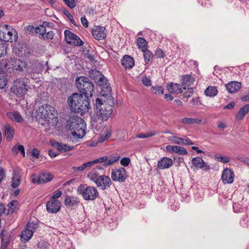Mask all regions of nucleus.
I'll use <instances>...</instances> for the list:
<instances>
[{"mask_svg":"<svg viewBox=\"0 0 249 249\" xmlns=\"http://www.w3.org/2000/svg\"><path fill=\"white\" fill-rule=\"evenodd\" d=\"M67 128L71 131L70 140L77 142L86 134V124L84 120L77 116H70L67 122Z\"/></svg>","mask_w":249,"mask_h":249,"instance_id":"nucleus-1","label":"nucleus"},{"mask_svg":"<svg viewBox=\"0 0 249 249\" xmlns=\"http://www.w3.org/2000/svg\"><path fill=\"white\" fill-rule=\"evenodd\" d=\"M68 104L71 111L81 115L88 112L91 107L89 97L77 93L68 97Z\"/></svg>","mask_w":249,"mask_h":249,"instance_id":"nucleus-2","label":"nucleus"},{"mask_svg":"<svg viewBox=\"0 0 249 249\" xmlns=\"http://www.w3.org/2000/svg\"><path fill=\"white\" fill-rule=\"evenodd\" d=\"M107 101H104L99 98L96 100L97 114L102 121H107L112 114L114 102L111 96L109 95Z\"/></svg>","mask_w":249,"mask_h":249,"instance_id":"nucleus-3","label":"nucleus"},{"mask_svg":"<svg viewBox=\"0 0 249 249\" xmlns=\"http://www.w3.org/2000/svg\"><path fill=\"white\" fill-rule=\"evenodd\" d=\"M76 85L79 91L85 96H92L94 92V86L89 79L85 76L76 78Z\"/></svg>","mask_w":249,"mask_h":249,"instance_id":"nucleus-4","label":"nucleus"},{"mask_svg":"<svg viewBox=\"0 0 249 249\" xmlns=\"http://www.w3.org/2000/svg\"><path fill=\"white\" fill-rule=\"evenodd\" d=\"M77 192L79 194H82L83 198L86 200H94L99 196L97 190L93 186L85 187L84 185H80L77 188Z\"/></svg>","mask_w":249,"mask_h":249,"instance_id":"nucleus-5","label":"nucleus"},{"mask_svg":"<svg viewBox=\"0 0 249 249\" xmlns=\"http://www.w3.org/2000/svg\"><path fill=\"white\" fill-rule=\"evenodd\" d=\"M11 91L17 96L22 97L28 91V86L24 78L17 79L14 81Z\"/></svg>","mask_w":249,"mask_h":249,"instance_id":"nucleus-6","label":"nucleus"},{"mask_svg":"<svg viewBox=\"0 0 249 249\" xmlns=\"http://www.w3.org/2000/svg\"><path fill=\"white\" fill-rule=\"evenodd\" d=\"M1 28L3 32L1 40L6 42L10 41L11 42L16 41L18 40V33L11 26L8 25H4Z\"/></svg>","mask_w":249,"mask_h":249,"instance_id":"nucleus-7","label":"nucleus"},{"mask_svg":"<svg viewBox=\"0 0 249 249\" xmlns=\"http://www.w3.org/2000/svg\"><path fill=\"white\" fill-rule=\"evenodd\" d=\"M58 122L57 111L53 107L48 106V125L50 128H55Z\"/></svg>","mask_w":249,"mask_h":249,"instance_id":"nucleus-8","label":"nucleus"},{"mask_svg":"<svg viewBox=\"0 0 249 249\" xmlns=\"http://www.w3.org/2000/svg\"><path fill=\"white\" fill-rule=\"evenodd\" d=\"M65 40L67 43L80 46L83 44L82 40L75 34L69 30H65L64 32Z\"/></svg>","mask_w":249,"mask_h":249,"instance_id":"nucleus-9","label":"nucleus"},{"mask_svg":"<svg viewBox=\"0 0 249 249\" xmlns=\"http://www.w3.org/2000/svg\"><path fill=\"white\" fill-rule=\"evenodd\" d=\"M47 105L39 107L36 112L35 118L39 124L43 126L47 124Z\"/></svg>","mask_w":249,"mask_h":249,"instance_id":"nucleus-10","label":"nucleus"},{"mask_svg":"<svg viewBox=\"0 0 249 249\" xmlns=\"http://www.w3.org/2000/svg\"><path fill=\"white\" fill-rule=\"evenodd\" d=\"M111 177L113 181L119 182H124L127 178L126 170L123 168L113 170L111 172Z\"/></svg>","mask_w":249,"mask_h":249,"instance_id":"nucleus-11","label":"nucleus"},{"mask_svg":"<svg viewBox=\"0 0 249 249\" xmlns=\"http://www.w3.org/2000/svg\"><path fill=\"white\" fill-rule=\"evenodd\" d=\"M120 156L118 154H116L110 158L107 156L100 157L94 160V161L95 164L98 163H104V165L107 166L116 162L120 159Z\"/></svg>","mask_w":249,"mask_h":249,"instance_id":"nucleus-12","label":"nucleus"},{"mask_svg":"<svg viewBox=\"0 0 249 249\" xmlns=\"http://www.w3.org/2000/svg\"><path fill=\"white\" fill-rule=\"evenodd\" d=\"M93 37L98 40L104 39L107 36L106 28L101 26H95L92 30Z\"/></svg>","mask_w":249,"mask_h":249,"instance_id":"nucleus-13","label":"nucleus"},{"mask_svg":"<svg viewBox=\"0 0 249 249\" xmlns=\"http://www.w3.org/2000/svg\"><path fill=\"white\" fill-rule=\"evenodd\" d=\"M62 205L58 200H50L48 201V212L56 213L61 209Z\"/></svg>","mask_w":249,"mask_h":249,"instance_id":"nucleus-14","label":"nucleus"},{"mask_svg":"<svg viewBox=\"0 0 249 249\" xmlns=\"http://www.w3.org/2000/svg\"><path fill=\"white\" fill-rule=\"evenodd\" d=\"M234 177V173L231 169L226 168L223 170L221 178L224 184H231L232 183Z\"/></svg>","mask_w":249,"mask_h":249,"instance_id":"nucleus-15","label":"nucleus"},{"mask_svg":"<svg viewBox=\"0 0 249 249\" xmlns=\"http://www.w3.org/2000/svg\"><path fill=\"white\" fill-rule=\"evenodd\" d=\"M111 183V180L108 176L102 175L100 177L95 184L102 190H105L110 186Z\"/></svg>","mask_w":249,"mask_h":249,"instance_id":"nucleus-16","label":"nucleus"},{"mask_svg":"<svg viewBox=\"0 0 249 249\" xmlns=\"http://www.w3.org/2000/svg\"><path fill=\"white\" fill-rule=\"evenodd\" d=\"M168 140L172 143L178 145H189L194 144V143L189 138L183 139L177 136H171L169 137Z\"/></svg>","mask_w":249,"mask_h":249,"instance_id":"nucleus-17","label":"nucleus"},{"mask_svg":"<svg viewBox=\"0 0 249 249\" xmlns=\"http://www.w3.org/2000/svg\"><path fill=\"white\" fill-rule=\"evenodd\" d=\"M192 161V164L196 168L203 169L205 171H209L210 169L209 165L205 162L201 158H194Z\"/></svg>","mask_w":249,"mask_h":249,"instance_id":"nucleus-18","label":"nucleus"},{"mask_svg":"<svg viewBox=\"0 0 249 249\" xmlns=\"http://www.w3.org/2000/svg\"><path fill=\"white\" fill-rule=\"evenodd\" d=\"M166 150L170 153H177L181 155H185L188 154L185 148L178 145H168L166 146Z\"/></svg>","mask_w":249,"mask_h":249,"instance_id":"nucleus-19","label":"nucleus"},{"mask_svg":"<svg viewBox=\"0 0 249 249\" xmlns=\"http://www.w3.org/2000/svg\"><path fill=\"white\" fill-rule=\"evenodd\" d=\"M79 203V198L74 196H67L64 200V205L67 208L77 207Z\"/></svg>","mask_w":249,"mask_h":249,"instance_id":"nucleus-20","label":"nucleus"},{"mask_svg":"<svg viewBox=\"0 0 249 249\" xmlns=\"http://www.w3.org/2000/svg\"><path fill=\"white\" fill-rule=\"evenodd\" d=\"M10 63L13 68L18 72L22 71L23 68L26 66V62L20 59L11 58Z\"/></svg>","mask_w":249,"mask_h":249,"instance_id":"nucleus-21","label":"nucleus"},{"mask_svg":"<svg viewBox=\"0 0 249 249\" xmlns=\"http://www.w3.org/2000/svg\"><path fill=\"white\" fill-rule=\"evenodd\" d=\"M121 64L124 69H131L134 66V59L128 55H125L121 59Z\"/></svg>","mask_w":249,"mask_h":249,"instance_id":"nucleus-22","label":"nucleus"},{"mask_svg":"<svg viewBox=\"0 0 249 249\" xmlns=\"http://www.w3.org/2000/svg\"><path fill=\"white\" fill-rule=\"evenodd\" d=\"M173 164V160L171 158L162 157L159 160L158 167L160 169H164L170 168Z\"/></svg>","mask_w":249,"mask_h":249,"instance_id":"nucleus-23","label":"nucleus"},{"mask_svg":"<svg viewBox=\"0 0 249 249\" xmlns=\"http://www.w3.org/2000/svg\"><path fill=\"white\" fill-rule=\"evenodd\" d=\"M225 86L228 91L232 93L238 91L241 89V84L238 82L231 81L227 84Z\"/></svg>","mask_w":249,"mask_h":249,"instance_id":"nucleus-24","label":"nucleus"},{"mask_svg":"<svg viewBox=\"0 0 249 249\" xmlns=\"http://www.w3.org/2000/svg\"><path fill=\"white\" fill-rule=\"evenodd\" d=\"M52 145L60 152L69 151L72 150L74 148L72 146L56 142H52Z\"/></svg>","mask_w":249,"mask_h":249,"instance_id":"nucleus-25","label":"nucleus"},{"mask_svg":"<svg viewBox=\"0 0 249 249\" xmlns=\"http://www.w3.org/2000/svg\"><path fill=\"white\" fill-rule=\"evenodd\" d=\"M1 245L0 249H6L9 243V236L7 234V231L5 230H2L0 234Z\"/></svg>","mask_w":249,"mask_h":249,"instance_id":"nucleus-26","label":"nucleus"},{"mask_svg":"<svg viewBox=\"0 0 249 249\" xmlns=\"http://www.w3.org/2000/svg\"><path fill=\"white\" fill-rule=\"evenodd\" d=\"M33 231L32 230L25 227V230L22 231L20 234V239L22 242L27 243L33 235Z\"/></svg>","mask_w":249,"mask_h":249,"instance_id":"nucleus-27","label":"nucleus"},{"mask_svg":"<svg viewBox=\"0 0 249 249\" xmlns=\"http://www.w3.org/2000/svg\"><path fill=\"white\" fill-rule=\"evenodd\" d=\"M6 115L8 118L17 123H20L23 121V118L18 111L8 112L6 113Z\"/></svg>","mask_w":249,"mask_h":249,"instance_id":"nucleus-28","label":"nucleus"},{"mask_svg":"<svg viewBox=\"0 0 249 249\" xmlns=\"http://www.w3.org/2000/svg\"><path fill=\"white\" fill-rule=\"evenodd\" d=\"M32 181L34 183H37L39 184H42L46 183L47 181V175L45 173L39 175H33Z\"/></svg>","mask_w":249,"mask_h":249,"instance_id":"nucleus-29","label":"nucleus"},{"mask_svg":"<svg viewBox=\"0 0 249 249\" xmlns=\"http://www.w3.org/2000/svg\"><path fill=\"white\" fill-rule=\"evenodd\" d=\"M249 112V104H247L241 107L236 115V118L238 120L243 119L244 116Z\"/></svg>","mask_w":249,"mask_h":249,"instance_id":"nucleus-30","label":"nucleus"},{"mask_svg":"<svg viewBox=\"0 0 249 249\" xmlns=\"http://www.w3.org/2000/svg\"><path fill=\"white\" fill-rule=\"evenodd\" d=\"M169 92L173 94H178L181 91V86L178 84L172 83L167 86Z\"/></svg>","mask_w":249,"mask_h":249,"instance_id":"nucleus-31","label":"nucleus"},{"mask_svg":"<svg viewBox=\"0 0 249 249\" xmlns=\"http://www.w3.org/2000/svg\"><path fill=\"white\" fill-rule=\"evenodd\" d=\"M5 132L4 135L7 140L11 141L14 134V128L9 124H7L5 125L4 127Z\"/></svg>","mask_w":249,"mask_h":249,"instance_id":"nucleus-32","label":"nucleus"},{"mask_svg":"<svg viewBox=\"0 0 249 249\" xmlns=\"http://www.w3.org/2000/svg\"><path fill=\"white\" fill-rule=\"evenodd\" d=\"M25 227L32 231L34 232L39 227V223L38 220L36 218H31Z\"/></svg>","mask_w":249,"mask_h":249,"instance_id":"nucleus-33","label":"nucleus"},{"mask_svg":"<svg viewBox=\"0 0 249 249\" xmlns=\"http://www.w3.org/2000/svg\"><path fill=\"white\" fill-rule=\"evenodd\" d=\"M46 32V27L43 25H40L35 28V35L38 34L39 38L45 39L47 36Z\"/></svg>","mask_w":249,"mask_h":249,"instance_id":"nucleus-34","label":"nucleus"},{"mask_svg":"<svg viewBox=\"0 0 249 249\" xmlns=\"http://www.w3.org/2000/svg\"><path fill=\"white\" fill-rule=\"evenodd\" d=\"M195 81L194 77L189 75H185L182 78V84L184 86L183 88L185 89L191 86Z\"/></svg>","mask_w":249,"mask_h":249,"instance_id":"nucleus-35","label":"nucleus"},{"mask_svg":"<svg viewBox=\"0 0 249 249\" xmlns=\"http://www.w3.org/2000/svg\"><path fill=\"white\" fill-rule=\"evenodd\" d=\"M96 82L98 85L102 87V88H106L107 91H110V87L108 86L107 80L103 75Z\"/></svg>","mask_w":249,"mask_h":249,"instance_id":"nucleus-36","label":"nucleus"},{"mask_svg":"<svg viewBox=\"0 0 249 249\" xmlns=\"http://www.w3.org/2000/svg\"><path fill=\"white\" fill-rule=\"evenodd\" d=\"M137 42L139 49H141L142 51H144L147 49V41L144 38L142 37H138Z\"/></svg>","mask_w":249,"mask_h":249,"instance_id":"nucleus-37","label":"nucleus"},{"mask_svg":"<svg viewBox=\"0 0 249 249\" xmlns=\"http://www.w3.org/2000/svg\"><path fill=\"white\" fill-rule=\"evenodd\" d=\"M100 176L96 169H93L88 175V178L95 183Z\"/></svg>","mask_w":249,"mask_h":249,"instance_id":"nucleus-38","label":"nucleus"},{"mask_svg":"<svg viewBox=\"0 0 249 249\" xmlns=\"http://www.w3.org/2000/svg\"><path fill=\"white\" fill-rule=\"evenodd\" d=\"M143 53V57L144 59V62L146 64H149L153 61V55L151 52L147 49L145 51H142Z\"/></svg>","mask_w":249,"mask_h":249,"instance_id":"nucleus-39","label":"nucleus"},{"mask_svg":"<svg viewBox=\"0 0 249 249\" xmlns=\"http://www.w3.org/2000/svg\"><path fill=\"white\" fill-rule=\"evenodd\" d=\"M20 179L21 178L19 174L18 173H14L12 180L11 185L12 187L15 188L18 186L20 183Z\"/></svg>","mask_w":249,"mask_h":249,"instance_id":"nucleus-40","label":"nucleus"},{"mask_svg":"<svg viewBox=\"0 0 249 249\" xmlns=\"http://www.w3.org/2000/svg\"><path fill=\"white\" fill-rule=\"evenodd\" d=\"M217 93V89L214 87L209 86L205 90V94L207 96L213 97Z\"/></svg>","mask_w":249,"mask_h":249,"instance_id":"nucleus-41","label":"nucleus"},{"mask_svg":"<svg viewBox=\"0 0 249 249\" xmlns=\"http://www.w3.org/2000/svg\"><path fill=\"white\" fill-rule=\"evenodd\" d=\"M89 74L90 76L92 78L95 82L97 81L99 78L102 76L103 74L101 73V72L96 69L91 70L89 71Z\"/></svg>","mask_w":249,"mask_h":249,"instance_id":"nucleus-42","label":"nucleus"},{"mask_svg":"<svg viewBox=\"0 0 249 249\" xmlns=\"http://www.w3.org/2000/svg\"><path fill=\"white\" fill-rule=\"evenodd\" d=\"M181 122L186 124H199L201 123V120L198 119L191 118H183L181 119Z\"/></svg>","mask_w":249,"mask_h":249,"instance_id":"nucleus-43","label":"nucleus"},{"mask_svg":"<svg viewBox=\"0 0 249 249\" xmlns=\"http://www.w3.org/2000/svg\"><path fill=\"white\" fill-rule=\"evenodd\" d=\"M111 133L112 132L110 130L106 131L104 134H102L98 137V142L99 143L104 142L110 138Z\"/></svg>","mask_w":249,"mask_h":249,"instance_id":"nucleus-44","label":"nucleus"},{"mask_svg":"<svg viewBox=\"0 0 249 249\" xmlns=\"http://www.w3.org/2000/svg\"><path fill=\"white\" fill-rule=\"evenodd\" d=\"M7 82L6 74L3 71H0V89H3L6 85Z\"/></svg>","mask_w":249,"mask_h":249,"instance_id":"nucleus-45","label":"nucleus"},{"mask_svg":"<svg viewBox=\"0 0 249 249\" xmlns=\"http://www.w3.org/2000/svg\"><path fill=\"white\" fill-rule=\"evenodd\" d=\"M151 91L157 96L161 95L163 94L164 89L161 86L156 85L152 87Z\"/></svg>","mask_w":249,"mask_h":249,"instance_id":"nucleus-46","label":"nucleus"},{"mask_svg":"<svg viewBox=\"0 0 249 249\" xmlns=\"http://www.w3.org/2000/svg\"><path fill=\"white\" fill-rule=\"evenodd\" d=\"M157 133L156 131L152 130L146 133H140L137 135L136 138L142 139V138H147L155 136Z\"/></svg>","mask_w":249,"mask_h":249,"instance_id":"nucleus-47","label":"nucleus"},{"mask_svg":"<svg viewBox=\"0 0 249 249\" xmlns=\"http://www.w3.org/2000/svg\"><path fill=\"white\" fill-rule=\"evenodd\" d=\"M12 151L14 154L17 155L18 152L22 154L23 156H25V151L24 146L22 145L15 146L12 148Z\"/></svg>","mask_w":249,"mask_h":249,"instance_id":"nucleus-48","label":"nucleus"},{"mask_svg":"<svg viewBox=\"0 0 249 249\" xmlns=\"http://www.w3.org/2000/svg\"><path fill=\"white\" fill-rule=\"evenodd\" d=\"M24 48L25 45L24 44H18L15 47L14 51L17 54L19 55L21 54Z\"/></svg>","mask_w":249,"mask_h":249,"instance_id":"nucleus-49","label":"nucleus"},{"mask_svg":"<svg viewBox=\"0 0 249 249\" xmlns=\"http://www.w3.org/2000/svg\"><path fill=\"white\" fill-rule=\"evenodd\" d=\"M25 32L31 36L35 35V28L33 25H28L25 27Z\"/></svg>","mask_w":249,"mask_h":249,"instance_id":"nucleus-50","label":"nucleus"},{"mask_svg":"<svg viewBox=\"0 0 249 249\" xmlns=\"http://www.w3.org/2000/svg\"><path fill=\"white\" fill-rule=\"evenodd\" d=\"M17 205V201H12L8 204V206L9 207L8 209V213H12L14 212L15 209H16V206Z\"/></svg>","mask_w":249,"mask_h":249,"instance_id":"nucleus-51","label":"nucleus"},{"mask_svg":"<svg viewBox=\"0 0 249 249\" xmlns=\"http://www.w3.org/2000/svg\"><path fill=\"white\" fill-rule=\"evenodd\" d=\"M63 2L71 9H73L76 6L77 0H62Z\"/></svg>","mask_w":249,"mask_h":249,"instance_id":"nucleus-52","label":"nucleus"},{"mask_svg":"<svg viewBox=\"0 0 249 249\" xmlns=\"http://www.w3.org/2000/svg\"><path fill=\"white\" fill-rule=\"evenodd\" d=\"M240 224L243 227H247L249 226V217L248 215L244 216L240 221Z\"/></svg>","mask_w":249,"mask_h":249,"instance_id":"nucleus-53","label":"nucleus"},{"mask_svg":"<svg viewBox=\"0 0 249 249\" xmlns=\"http://www.w3.org/2000/svg\"><path fill=\"white\" fill-rule=\"evenodd\" d=\"M62 194V191L56 190L53 193L50 200H58L57 198L61 196Z\"/></svg>","mask_w":249,"mask_h":249,"instance_id":"nucleus-54","label":"nucleus"},{"mask_svg":"<svg viewBox=\"0 0 249 249\" xmlns=\"http://www.w3.org/2000/svg\"><path fill=\"white\" fill-rule=\"evenodd\" d=\"M215 159H216L217 161H220L223 163H228L229 162L230 160L228 157H223L221 156H215L214 157Z\"/></svg>","mask_w":249,"mask_h":249,"instance_id":"nucleus-55","label":"nucleus"},{"mask_svg":"<svg viewBox=\"0 0 249 249\" xmlns=\"http://www.w3.org/2000/svg\"><path fill=\"white\" fill-rule=\"evenodd\" d=\"M142 84L146 87H149L151 85V81L149 77L146 76H143L142 78Z\"/></svg>","mask_w":249,"mask_h":249,"instance_id":"nucleus-56","label":"nucleus"},{"mask_svg":"<svg viewBox=\"0 0 249 249\" xmlns=\"http://www.w3.org/2000/svg\"><path fill=\"white\" fill-rule=\"evenodd\" d=\"M63 13L65 15H66L67 16V17L69 18V19L71 21V22L73 25H74L75 26L76 25L75 22L74 21V19H73V17L72 16V15L70 13V12L68 11L65 10L63 11Z\"/></svg>","mask_w":249,"mask_h":249,"instance_id":"nucleus-57","label":"nucleus"},{"mask_svg":"<svg viewBox=\"0 0 249 249\" xmlns=\"http://www.w3.org/2000/svg\"><path fill=\"white\" fill-rule=\"evenodd\" d=\"M130 162V159L129 158H123L120 161L121 164L124 166H127Z\"/></svg>","mask_w":249,"mask_h":249,"instance_id":"nucleus-58","label":"nucleus"},{"mask_svg":"<svg viewBox=\"0 0 249 249\" xmlns=\"http://www.w3.org/2000/svg\"><path fill=\"white\" fill-rule=\"evenodd\" d=\"M7 47L2 44L0 46V57L7 53Z\"/></svg>","mask_w":249,"mask_h":249,"instance_id":"nucleus-59","label":"nucleus"},{"mask_svg":"<svg viewBox=\"0 0 249 249\" xmlns=\"http://www.w3.org/2000/svg\"><path fill=\"white\" fill-rule=\"evenodd\" d=\"M38 249H46L47 245L45 241H40L37 244Z\"/></svg>","mask_w":249,"mask_h":249,"instance_id":"nucleus-60","label":"nucleus"},{"mask_svg":"<svg viewBox=\"0 0 249 249\" xmlns=\"http://www.w3.org/2000/svg\"><path fill=\"white\" fill-rule=\"evenodd\" d=\"M156 54L159 58H163L165 56L164 52L160 49H157L156 52Z\"/></svg>","mask_w":249,"mask_h":249,"instance_id":"nucleus-61","label":"nucleus"},{"mask_svg":"<svg viewBox=\"0 0 249 249\" xmlns=\"http://www.w3.org/2000/svg\"><path fill=\"white\" fill-rule=\"evenodd\" d=\"M194 92V90L192 88H189L188 90L184 93V96L185 97L188 98L192 96Z\"/></svg>","mask_w":249,"mask_h":249,"instance_id":"nucleus-62","label":"nucleus"},{"mask_svg":"<svg viewBox=\"0 0 249 249\" xmlns=\"http://www.w3.org/2000/svg\"><path fill=\"white\" fill-rule=\"evenodd\" d=\"M94 164H95L94 160L90 161L83 164L84 169L92 166Z\"/></svg>","mask_w":249,"mask_h":249,"instance_id":"nucleus-63","label":"nucleus"},{"mask_svg":"<svg viewBox=\"0 0 249 249\" xmlns=\"http://www.w3.org/2000/svg\"><path fill=\"white\" fill-rule=\"evenodd\" d=\"M81 23H82V25L85 27H88L89 23H88V21L87 19H86V18L85 17H82L81 18Z\"/></svg>","mask_w":249,"mask_h":249,"instance_id":"nucleus-64","label":"nucleus"}]
</instances>
